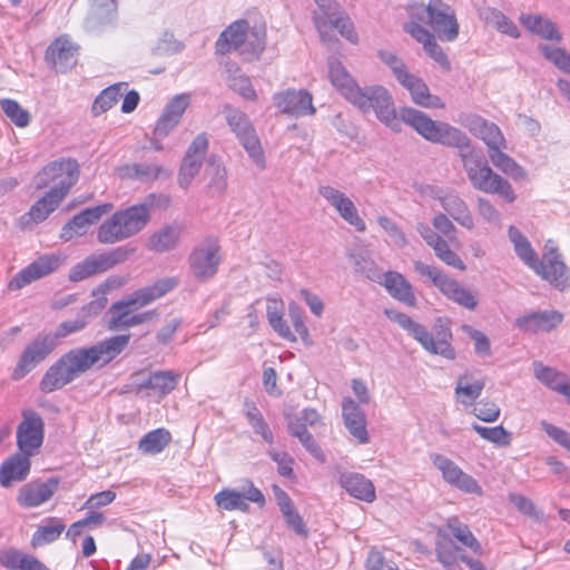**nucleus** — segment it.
<instances>
[{
  "label": "nucleus",
  "instance_id": "15",
  "mask_svg": "<svg viewBox=\"0 0 570 570\" xmlns=\"http://www.w3.org/2000/svg\"><path fill=\"white\" fill-rule=\"evenodd\" d=\"M22 420L17 428V445L20 452L33 455L42 445L45 438V422L33 410H23Z\"/></svg>",
  "mask_w": 570,
  "mask_h": 570
},
{
  "label": "nucleus",
  "instance_id": "63",
  "mask_svg": "<svg viewBox=\"0 0 570 570\" xmlns=\"http://www.w3.org/2000/svg\"><path fill=\"white\" fill-rule=\"evenodd\" d=\"M379 225L389 234L394 245L403 248L407 245V239L401 228L389 217L379 216Z\"/></svg>",
  "mask_w": 570,
  "mask_h": 570
},
{
  "label": "nucleus",
  "instance_id": "14",
  "mask_svg": "<svg viewBox=\"0 0 570 570\" xmlns=\"http://www.w3.org/2000/svg\"><path fill=\"white\" fill-rule=\"evenodd\" d=\"M109 288V282H106L94 289L92 295L96 298L81 308L77 318L60 323L55 334H51L56 337V341L82 331L88 325L89 320L97 316L105 308L107 304L106 294Z\"/></svg>",
  "mask_w": 570,
  "mask_h": 570
},
{
  "label": "nucleus",
  "instance_id": "41",
  "mask_svg": "<svg viewBox=\"0 0 570 570\" xmlns=\"http://www.w3.org/2000/svg\"><path fill=\"white\" fill-rule=\"evenodd\" d=\"M120 179L150 181L166 174L165 169L155 164H126L116 169Z\"/></svg>",
  "mask_w": 570,
  "mask_h": 570
},
{
  "label": "nucleus",
  "instance_id": "23",
  "mask_svg": "<svg viewBox=\"0 0 570 570\" xmlns=\"http://www.w3.org/2000/svg\"><path fill=\"white\" fill-rule=\"evenodd\" d=\"M191 97L189 94L176 95L165 107L158 119L154 135L158 139L165 138L180 121L184 112L189 107Z\"/></svg>",
  "mask_w": 570,
  "mask_h": 570
},
{
  "label": "nucleus",
  "instance_id": "42",
  "mask_svg": "<svg viewBox=\"0 0 570 570\" xmlns=\"http://www.w3.org/2000/svg\"><path fill=\"white\" fill-rule=\"evenodd\" d=\"M532 366L534 376L541 383L560 394L570 396V381H568L564 374L552 367L543 365L539 361L533 362Z\"/></svg>",
  "mask_w": 570,
  "mask_h": 570
},
{
  "label": "nucleus",
  "instance_id": "18",
  "mask_svg": "<svg viewBox=\"0 0 570 570\" xmlns=\"http://www.w3.org/2000/svg\"><path fill=\"white\" fill-rule=\"evenodd\" d=\"M61 263V258L55 254L40 256L16 274V276L9 282L8 288L11 291L21 289L30 283L53 273L59 268Z\"/></svg>",
  "mask_w": 570,
  "mask_h": 570
},
{
  "label": "nucleus",
  "instance_id": "22",
  "mask_svg": "<svg viewBox=\"0 0 570 570\" xmlns=\"http://www.w3.org/2000/svg\"><path fill=\"white\" fill-rule=\"evenodd\" d=\"M112 208L114 205L111 203H105L83 209L62 227L60 238L68 242L75 236L85 235L91 225L97 223L104 215L110 213Z\"/></svg>",
  "mask_w": 570,
  "mask_h": 570
},
{
  "label": "nucleus",
  "instance_id": "26",
  "mask_svg": "<svg viewBox=\"0 0 570 570\" xmlns=\"http://www.w3.org/2000/svg\"><path fill=\"white\" fill-rule=\"evenodd\" d=\"M338 484L353 498L372 503L376 499L375 487L365 475L357 472H342Z\"/></svg>",
  "mask_w": 570,
  "mask_h": 570
},
{
  "label": "nucleus",
  "instance_id": "55",
  "mask_svg": "<svg viewBox=\"0 0 570 570\" xmlns=\"http://www.w3.org/2000/svg\"><path fill=\"white\" fill-rule=\"evenodd\" d=\"M430 247L433 248L436 257L446 265L460 271H465L466 266L463 261L450 248L448 240L442 236H440Z\"/></svg>",
  "mask_w": 570,
  "mask_h": 570
},
{
  "label": "nucleus",
  "instance_id": "51",
  "mask_svg": "<svg viewBox=\"0 0 570 570\" xmlns=\"http://www.w3.org/2000/svg\"><path fill=\"white\" fill-rule=\"evenodd\" d=\"M179 379L180 375L173 371H157L149 375L148 384L158 396L164 397L175 390Z\"/></svg>",
  "mask_w": 570,
  "mask_h": 570
},
{
  "label": "nucleus",
  "instance_id": "45",
  "mask_svg": "<svg viewBox=\"0 0 570 570\" xmlns=\"http://www.w3.org/2000/svg\"><path fill=\"white\" fill-rule=\"evenodd\" d=\"M240 56L245 61L258 60L266 45V31L263 27H254L250 29L246 39L243 40Z\"/></svg>",
  "mask_w": 570,
  "mask_h": 570
},
{
  "label": "nucleus",
  "instance_id": "61",
  "mask_svg": "<svg viewBox=\"0 0 570 570\" xmlns=\"http://www.w3.org/2000/svg\"><path fill=\"white\" fill-rule=\"evenodd\" d=\"M460 549L453 546L450 541L445 539L443 541L438 542L436 544V558L440 563L443 564L448 570H454L456 566L458 558L461 559L459 554Z\"/></svg>",
  "mask_w": 570,
  "mask_h": 570
},
{
  "label": "nucleus",
  "instance_id": "38",
  "mask_svg": "<svg viewBox=\"0 0 570 570\" xmlns=\"http://www.w3.org/2000/svg\"><path fill=\"white\" fill-rule=\"evenodd\" d=\"M327 63L332 85L350 101L360 86L338 59L330 58Z\"/></svg>",
  "mask_w": 570,
  "mask_h": 570
},
{
  "label": "nucleus",
  "instance_id": "35",
  "mask_svg": "<svg viewBox=\"0 0 570 570\" xmlns=\"http://www.w3.org/2000/svg\"><path fill=\"white\" fill-rule=\"evenodd\" d=\"M181 230V225L177 223L161 226L150 235L147 243L148 249L155 253L175 249L179 244Z\"/></svg>",
  "mask_w": 570,
  "mask_h": 570
},
{
  "label": "nucleus",
  "instance_id": "1",
  "mask_svg": "<svg viewBox=\"0 0 570 570\" xmlns=\"http://www.w3.org/2000/svg\"><path fill=\"white\" fill-rule=\"evenodd\" d=\"M402 119L424 139L459 148L463 168L474 189L499 195L508 203H513L517 199L511 184L492 170L484 154L470 146V139L463 131L446 122L434 121L417 109L403 110Z\"/></svg>",
  "mask_w": 570,
  "mask_h": 570
},
{
  "label": "nucleus",
  "instance_id": "48",
  "mask_svg": "<svg viewBox=\"0 0 570 570\" xmlns=\"http://www.w3.org/2000/svg\"><path fill=\"white\" fill-rule=\"evenodd\" d=\"M126 89V83H115L104 89L92 104V114L98 116L111 109L125 95Z\"/></svg>",
  "mask_w": 570,
  "mask_h": 570
},
{
  "label": "nucleus",
  "instance_id": "28",
  "mask_svg": "<svg viewBox=\"0 0 570 570\" xmlns=\"http://www.w3.org/2000/svg\"><path fill=\"white\" fill-rule=\"evenodd\" d=\"M469 130L488 146V153L497 147H507V140L500 128L480 116L468 119Z\"/></svg>",
  "mask_w": 570,
  "mask_h": 570
},
{
  "label": "nucleus",
  "instance_id": "21",
  "mask_svg": "<svg viewBox=\"0 0 570 570\" xmlns=\"http://www.w3.org/2000/svg\"><path fill=\"white\" fill-rule=\"evenodd\" d=\"M207 149L208 139L205 134L198 135L191 141L179 169L178 183L180 187L187 188L198 175Z\"/></svg>",
  "mask_w": 570,
  "mask_h": 570
},
{
  "label": "nucleus",
  "instance_id": "17",
  "mask_svg": "<svg viewBox=\"0 0 570 570\" xmlns=\"http://www.w3.org/2000/svg\"><path fill=\"white\" fill-rule=\"evenodd\" d=\"M318 194L357 232L364 233L366 230L364 219L358 215L355 204L347 195L331 185H321Z\"/></svg>",
  "mask_w": 570,
  "mask_h": 570
},
{
  "label": "nucleus",
  "instance_id": "36",
  "mask_svg": "<svg viewBox=\"0 0 570 570\" xmlns=\"http://www.w3.org/2000/svg\"><path fill=\"white\" fill-rule=\"evenodd\" d=\"M519 21L531 33L537 35L544 40L556 42L562 41V35L557 24L543 16L522 13Z\"/></svg>",
  "mask_w": 570,
  "mask_h": 570
},
{
  "label": "nucleus",
  "instance_id": "60",
  "mask_svg": "<svg viewBox=\"0 0 570 570\" xmlns=\"http://www.w3.org/2000/svg\"><path fill=\"white\" fill-rule=\"evenodd\" d=\"M1 108L6 116L18 127H27L30 122V115L27 110L22 109L20 105L12 99H2L0 101Z\"/></svg>",
  "mask_w": 570,
  "mask_h": 570
},
{
  "label": "nucleus",
  "instance_id": "31",
  "mask_svg": "<svg viewBox=\"0 0 570 570\" xmlns=\"http://www.w3.org/2000/svg\"><path fill=\"white\" fill-rule=\"evenodd\" d=\"M30 456L20 452L6 460L0 466V484L8 488L13 482L23 481L30 471Z\"/></svg>",
  "mask_w": 570,
  "mask_h": 570
},
{
  "label": "nucleus",
  "instance_id": "56",
  "mask_svg": "<svg viewBox=\"0 0 570 570\" xmlns=\"http://www.w3.org/2000/svg\"><path fill=\"white\" fill-rule=\"evenodd\" d=\"M543 57L552 62L558 69L570 75V53L559 47H550L548 45L539 46Z\"/></svg>",
  "mask_w": 570,
  "mask_h": 570
},
{
  "label": "nucleus",
  "instance_id": "25",
  "mask_svg": "<svg viewBox=\"0 0 570 570\" xmlns=\"http://www.w3.org/2000/svg\"><path fill=\"white\" fill-rule=\"evenodd\" d=\"M116 14V0H91L85 29L91 33L100 32L114 22Z\"/></svg>",
  "mask_w": 570,
  "mask_h": 570
},
{
  "label": "nucleus",
  "instance_id": "24",
  "mask_svg": "<svg viewBox=\"0 0 570 570\" xmlns=\"http://www.w3.org/2000/svg\"><path fill=\"white\" fill-rule=\"evenodd\" d=\"M444 212L462 227L471 230L475 223L466 202L455 190L440 191L436 195Z\"/></svg>",
  "mask_w": 570,
  "mask_h": 570
},
{
  "label": "nucleus",
  "instance_id": "37",
  "mask_svg": "<svg viewBox=\"0 0 570 570\" xmlns=\"http://www.w3.org/2000/svg\"><path fill=\"white\" fill-rule=\"evenodd\" d=\"M343 417L350 433L357 439L360 443H367L368 434L364 413L352 399H345L343 401Z\"/></svg>",
  "mask_w": 570,
  "mask_h": 570
},
{
  "label": "nucleus",
  "instance_id": "44",
  "mask_svg": "<svg viewBox=\"0 0 570 570\" xmlns=\"http://www.w3.org/2000/svg\"><path fill=\"white\" fill-rule=\"evenodd\" d=\"M243 413L253 429L254 433L263 439L264 442L267 444L274 443V435L273 432L264 419L262 412L258 410V407L255 405L254 402H250L246 400L244 402V409Z\"/></svg>",
  "mask_w": 570,
  "mask_h": 570
},
{
  "label": "nucleus",
  "instance_id": "47",
  "mask_svg": "<svg viewBox=\"0 0 570 570\" xmlns=\"http://www.w3.org/2000/svg\"><path fill=\"white\" fill-rule=\"evenodd\" d=\"M227 82L228 86L243 98L247 100H256L257 95L252 86L250 79L240 71L236 65L227 66Z\"/></svg>",
  "mask_w": 570,
  "mask_h": 570
},
{
  "label": "nucleus",
  "instance_id": "20",
  "mask_svg": "<svg viewBox=\"0 0 570 570\" xmlns=\"http://www.w3.org/2000/svg\"><path fill=\"white\" fill-rule=\"evenodd\" d=\"M273 101L282 114L302 117L316 112L313 97L306 90L287 89L273 96Z\"/></svg>",
  "mask_w": 570,
  "mask_h": 570
},
{
  "label": "nucleus",
  "instance_id": "4",
  "mask_svg": "<svg viewBox=\"0 0 570 570\" xmlns=\"http://www.w3.org/2000/svg\"><path fill=\"white\" fill-rule=\"evenodd\" d=\"M508 235L515 254L527 266L556 288L563 291L568 287L569 272L552 240L547 242L543 259L539 261L530 242L517 227L510 226Z\"/></svg>",
  "mask_w": 570,
  "mask_h": 570
},
{
  "label": "nucleus",
  "instance_id": "49",
  "mask_svg": "<svg viewBox=\"0 0 570 570\" xmlns=\"http://www.w3.org/2000/svg\"><path fill=\"white\" fill-rule=\"evenodd\" d=\"M483 389V380H475L473 382H469V376L465 374L458 379L455 394L463 405L470 406L481 395Z\"/></svg>",
  "mask_w": 570,
  "mask_h": 570
},
{
  "label": "nucleus",
  "instance_id": "6",
  "mask_svg": "<svg viewBox=\"0 0 570 570\" xmlns=\"http://www.w3.org/2000/svg\"><path fill=\"white\" fill-rule=\"evenodd\" d=\"M350 102L364 114L373 111L376 118L393 131L401 130V121L406 124L402 119V111L411 109L405 107L397 112L392 94L382 85L360 87Z\"/></svg>",
  "mask_w": 570,
  "mask_h": 570
},
{
  "label": "nucleus",
  "instance_id": "16",
  "mask_svg": "<svg viewBox=\"0 0 570 570\" xmlns=\"http://www.w3.org/2000/svg\"><path fill=\"white\" fill-rule=\"evenodd\" d=\"M430 459L433 465L442 473V478L446 483L468 494H483L479 482L465 473L455 462L439 453H432Z\"/></svg>",
  "mask_w": 570,
  "mask_h": 570
},
{
  "label": "nucleus",
  "instance_id": "12",
  "mask_svg": "<svg viewBox=\"0 0 570 570\" xmlns=\"http://www.w3.org/2000/svg\"><path fill=\"white\" fill-rule=\"evenodd\" d=\"M128 254L129 252L124 247L107 253L92 254L70 269L69 278L72 282H79L96 274L107 272L116 265L124 263L128 258Z\"/></svg>",
  "mask_w": 570,
  "mask_h": 570
},
{
  "label": "nucleus",
  "instance_id": "13",
  "mask_svg": "<svg viewBox=\"0 0 570 570\" xmlns=\"http://www.w3.org/2000/svg\"><path fill=\"white\" fill-rule=\"evenodd\" d=\"M56 345V337L51 334H38L29 344H27L21 353L19 362L12 374L13 380L18 381L24 377L50 355Z\"/></svg>",
  "mask_w": 570,
  "mask_h": 570
},
{
  "label": "nucleus",
  "instance_id": "29",
  "mask_svg": "<svg viewBox=\"0 0 570 570\" xmlns=\"http://www.w3.org/2000/svg\"><path fill=\"white\" fill-rule=\"evenodd\" d=\"M380 284L385 287L394 299L411 307L416 305L413 287L401 273L394 271L385 272Z\"/></svg>",
  "mask_w": 570,
  "mask_h": 570
},
{
  "label": "nucleus",
  "instance_id": "7",
  "mask_svg": "<svg viewBox=\"0 0 570 570\" xmlns=\"http://www.w3.org/2000/svg\"><path fill=\"white\" fill-rule=\"evenodd\" d=\"M314 1L317 8L313 10L312 18L322 42L332 41V29H337L341 36L350 42H357L354 24L338 2L335 0Z\"/></svg>",
  "mask_w": 570,
  "mask_h": 570
},
{
  "label": "nucleus",
  "instance_id": "9",
  "mask_svg": "<svg viewBox=\"0 0 570 570\" xmlns=\"http://www.w3.org/2000/svg\"><path fill=\"white\" fill-rule=\"evenodd\" d=\"M385 314L417 341L426 352L448 360L455 358V351L450 343L451 332L443 331L438 333V338H434L424 325L415 322L407 314L393 309H385Z\"/></svg>",
  "mask_w": 570,
  "mask_h": 570
},
{
  "label": "nucleus",
  "instance_id": "11",
  "mask_svg": "<svg viewBox=\"0 0 570 570\" xmlns=\"http://www.w3.org/2000/svg\"><path fill=\"white\" fill-rule=\"evenodd\" d=\"M224 112L229 128L236 135L244 149L247 151L249 158L259 168H264L265 158L263 148L257 137L256 130L250 124L247 115L242 110L232 107H226Z\"/></svg>",
  "mask_w": 570,
  "mask_h": 570
},
{
  "label": "nucleus",
  "instance_id": "10",
  "mask_svg": "<svg viewBox=\"0 0 570 570\" xmlns=\"http://www.w3.org/2000/svg\"><path fill=\"white\" fill-rule=\"evenodd\" d=\"M191 275L200 283L208 282L218 272L222 263L220 246L215 237H207L198 243L189 254Z\"/></svg>",
  "mask_w": 570,
  "mask_h": 570
},
{
  "label": "nucleus",
  "instance_id": "5",
  "mask_svg": "<svg viewBox=\"0 0 570 570\" xmlns=\"http://www.w3.org/2000/svg\"><path fill=\"white\" fill-rule=\"evenodd\" d=\"M155 199V195H149L142 204L116 210L99 226L98 242L111 245L138 235L151 219L150 207Z\"/></svg>",
  "mask_w": 570,
  "mask_h": 570
},
{
  "label": "nucleus",
  "instance_id": "39",
  "mask_svg": "<svg viewBox=\"0 0 570 570\" xmlns=\"http://www.w3.org/2000/svg\"><path fill=\"white\" fill-rule=\"evenodd\" d=\"M438 288L445 297L464 308L473 311L478 306L476 297L449 275L445 276Z\"/></svg>",
  "mask_w": 570,
  "mask_h": 570
},
{
  "label": "nucleus",
  "instance_id": "58",
  "mask_svg": "<svg viewBox=\"0 0 570 570\" xmlns=\"http://www.w3.org/2000/svg\"><path fill=\"white\" fill-rule=\"evenodd\" d=\"M472 428L481 438L495 445L507 446L511 442L510 433L502 425L487 428L479 424H473Z\"/></svg>",
  "mask_w": 570,
  "mask_h": 570
},
{
  "label": "nucleus",
  "instance_id": "40",
  "mask_svg": "<svg viewBox=\"0 0 570 570\" xmlns=\"http://www.w3.org/2000/svg\"><path fill=\"white\" fill-rule=\"evenodd\" d=\"M438 288L445 297L464 308L473 311L478 306L476 297L449 275L445 276Z\"/></svg>",
  "mask_w": 570,
  "mask_h": 570
},
{
  "label": "nucleus",
  "instance_id": "3",
  "mask_svg": "<svg viewBox=\"0 0 570 570\" xmlns=\"http://www.w3.org/2000/svg\"><path fill=\"white\" fill-rule=\"evenodd\" d=\"M78 179V165L75 160L52 161L35 177V187L42 189L50 186L49 191L30 208L27 216L38 224L43 222L67 196Z\"/></svg>",
  "mask_w": 570,
  "mask_h": 570
},
{
  "label": "nucleus",
  "instance_id": "59",
  "mask_svg": "<svg viewBox=\"0 0 570 570\" xmlns=\"http://www.w3.org/2000/svg\"><path fill=\"white\" fill-rule=\"evenodd\" d=\"M377 57L390 68L399 83L410 73L405 62L394 52L389 50H379Z\"/></svg>",
  "mask_w": 570,
  "mask_h": 570
},
{
  "label": "nucleus",
  "instance_id": "32",
  "mask_svg": "<svg viewBox=\"0 0 570 570\" xmlns=\"http://www.w3.org/2000/svg\"><path fill=\"white\" fill-rule=\"evenodd\" d=\"M411 95L414 104L424 108H444L440 97L431 95L426 83L413 73H409L401 82Z\"/></svg>",
  "mask_w": 570,
  "mask_h": 570
},
{
  "label": "nucleus",
  "instance_id": "46",
  "mask_svg": "<svg viewBox=\"0 0 570 570\" xmlns=\"http://www.w3.org/2000/svg\"><path fill=\"white\" fill-rule=\"evenodd\" d=\"M205 176L209 179L208 188L213 195H220L225 191L227 187V173L225 166L216 156L208 158Z\"/></svg>",
  "mask_w": 570,
  "mask_h": 570
},
{
  "label": "nucleus",
  "instance_id": "52",
  "mask_svg": "<svg viewBox=\"0 0 570 570\" xmlns=\"http://www.w3.org/2000/svg\"><path fill=\"white\" fill-rule=\"evenodd\" d=\"M446 529L450 531L451 535L456 539L464 547L470 548L474 552H479L481 546L479 541L475 539L473 533L470 531L469 527L456 518L449 519L446 523Z\"/></svg>",
  "mask_w": 570,
  "mask_h": 570
},
{
  "label": "nucleus",
  "instance_id": "19",
  "mask_svg": "<svg viewBox=\"0 0 570 570\" xmlns=\"http://www.w3.org/2000/svg\"><path fill=\"white\" fill-rule=\"evenodd\" d=\"M138 308L131 305L125 298L114 303L108 311L109 321L108 327L112 331L126 330L147 323L157 316L156 311H147L144 313L135 314Z\"/></svg>",
  "mask_w": 570,
  "mask_h": 570
},
{
  "label": "nucleus",
  "instance_id": "54",
  "mask_svg": "<svg viewBox=\"0 0 570 570\" xmlns=\"http://www.w3.org/2000/svg\"><path fill=\"white\" fill-rule=\"evenodd\" d=\"M216 504L227 511L239 510L247 511L249 505L244 501V498L240 495L239 491L224 489L215 495Z\"/></svg>",
  "mask_w": 570,
  "mask_h": 570
},
{
  "label": "nucleus",
  "instance_id": "8",
  "mask_svg": "<svg viewBox=\"0 0 570 570\" xmlns=\"http://www.w3.org/2000/svg\"><path fill=\"white\" fill-rule=\"evenodd\" d=\"M409 13L411 18L429 24L443 41L458 38L459 23L454 10L443 0H430L426 6L413 4Z\"/></svg>",
  "mask_w": 570,
  "mask_h": 570
},
{
  "label": "nucleus",
  "instance_id": "2",
  "mask_svg": "<svg viewBox=\"0 0 570 570\" xmlns=\"http://www.w3.org/2000/svg\"><path fill=\"white\" fill-rule=\"evenodd\" d=\"M130 335H117L89 347L72 348L56 361L43 374L39 387L43 393L62 389L94 366L116 358L128 345Z\"/></svg>",
  "mask_w": 570,
  "mask_h": 570
},
{
  "label": "nucleus",
  "instance_id": "33",
  "mask_svg": "<svg viewBox=\"0 0 570 570\" xmlns=\"http://www.w3.org/2000/svg\"><path fill=\"white\" fill-rule=\"evenodd\" d=\"M46 55L58 72H66L77 63V48L63 38L51 43Z\"/></svg>",
  "mask_w": 570,
  "mask_h": 570
},
{
  "label": "nucleus",
  "instance_id": "62",
  "mask_svg": "<svg viewBox=\"0 0 570 570\" xmlns=\"http://www.w3.org/2000/svg\"><path fill=\"white\" fill-rule=\"evenodd\" d=\"M181 49L183 43L171 32L165 31L154 48V52L157 56H170L181 51Z\"/></svg>",
  "mask_w": 570,
  "mask_h": 570
},
{
  "label": "nucleus",
  "instance_id": "34",
  "mask_svg": "<svg viewBox=\"0 0 570 570\" xmlns=\"http://www.w3.org/2000/svg\"><path fill=\"white\" fill-rule=\"evenodd\" d=\"M249 23L246 20H238L233 22L226 28L219 36L216 42V49L219 53H227L232 50H236L240 53L243 47V40L246 39L250 31Z\"/></svg>",
  "mask_w": 570,
  "mask_h": 570
},
{
  "label": "nucleus",
  "instance_id": "64",
  "mask_svg": "<svg viewBox=\"0 0 570 570\" xmlns=\"http://www.w3.org/2000/svg\"><path fill=\"white\" fill-rule=\"evenodd\" d=\"M509 500L523 514H527L537 521L542 520V512L537 509L533 501L529 498L520 494H510Z\"/></svg>",
  "mask_w": 570,
  "mask_h": 570
},
{
  "label": "nucleus",
  "instance_id": "53",
  "mask_svg": "<svg viewBox=\"0 0 570 570\" xmlns=\"http://www.w3.org/2000/svg\"><path fill=\"white\" fill-rule=\"evenodd\" d=\"M65 530V524L59 520H50L49 524L40 527L32 535L31 544L32 547H42L45 544L51 543L56 541L62 531Z\"/></svg>",
  "mask_w": 570,
  "mask_h": 570
},
{
  "label": "nucleus",
  "instance_id": "30",
  "mask_svg": "<svg viewBox=\"0 0 570 570\" xmlns=\"http://www.w3.org/2000/svg\"><path fill=\"white\" fill-rule=\"evenodd\" d=\"M562 322V314L557 311L534 312L515 320V326L523 332H549Z\"/></svg>",
  "mask_w": 570,
  "mask_h": 570
},
{
  "label": "nucleus",
  "instance_id": "57",
  "mask_svg": "<svg viewBox=\"0 0 570 570\" xmlns=\"http://www.w3.org/2000/svg\"><path fill=\"white\" fill-rule=\"evenodd\" d=\"M351 257L354 263V268L357 273H361L366 278L377 284L382 282L384 272H382V269L379 268L373 261L366 258L362 254H353Z\"/></svg>",
  "mask_w": 570,
  "mask_h": 570
},
{
  "label": "nucleus",
  "instance_id": "50",
  "mask_svg": "<svg viewBox=\"0 0 570 570\" xmlns=\"http://www.w3.org/2000/svg\"><path fill=\"white\" fill-rule=\"evenodd\" d=\"M171 441V435L166 429H156L148 432L139 441V449L144 453L157 454L161 452Z\"/></svg>",
  "mask_w": 570,
  "mask_h": 570
},
{
  "label": "nucleus",
  "instance_id": "27",
  "mask_svg": "<svg viewBox=\"0 0 570 570\" xmlns=\"http://www.w3.org/2000/svg\"><path fill=\"white\" fill-rule=\"evenodd\" d=\"M58 489V480L49 479L47 482H31L24 484L18 494V502L26 508H33L51 499Z\"/></svg>",
  "mask_w": 570,
  "mask_h": 570
},
{
  "label": "nucleus",
  "instance_id": "43",
  "mask_svg": "<svg viewBox=\"0 0 570 570\" xmlns=\"http://www.w3.org/2000/svg\"><path fill=\"white\" fill-rule=\"evenodd\" d=\"M504 149H507V147H497L488 153L493 166L514 180L527 179L525 170L514 159L507 155L503 151Z\"/></svg>",
  "mask_w": 570,
  "mask_h": 570
}]
</instances>
